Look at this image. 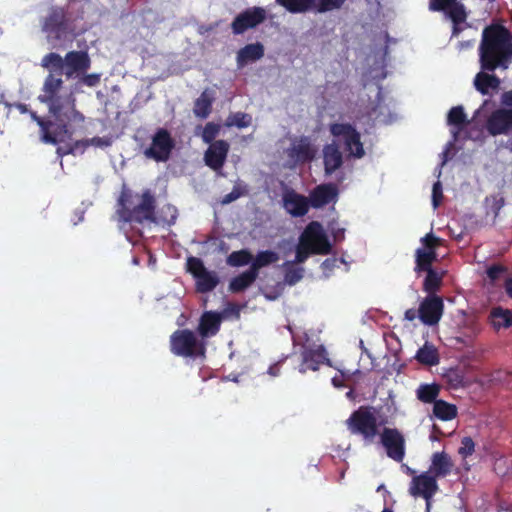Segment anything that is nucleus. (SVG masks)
I'll list each match as a JSON object with an SVG mask.
<instances>
[{"label":"nucleus","mask_w":512,"mask_h":512,"mask_svg":"<svg viewBox=\"0 0 512 512\" xmlns=\"http://www.w3.org/2000/svg\"><path fill=\"white\" fill-rule=\"evenodd\" d=\"M41 67L48 71L37 99L46 105L48 117L31 113V119L37 123L40 139L45 144L57 145L73 140L74 135L84 130L85 115L77 109V100L72 91H67L61 78L79 77L91 66L86 51H69L63 58L56 52H50L41 59Z\"/></svg>","instance_id":"1"},{"label":"nucleus","mask_w":512,"mask_h":512,"mask_svg":"<svg viewBox=\"0 0 512 512\" xmlns=\"http://www.w3.org/2000/svg\"><path fill=\"white\" fill-rule=\"evenodd\" d=\"M479 62L484 71L507 69L512 62V33L501 24L484 28L479 45Z\"/></svg>","instance_id":"2"},{"label":"nucleus","mask_w":512,"mask_h":512,"mask_svg":"<svg viewBox=\"0 0 512 512\" xmlns=\"http://www.w3.org/2000/svg\"><path fill=\"white\" fill-rule=\"evenodd\" d=\"M118 204L119 209L116 213L119 221L137 224L158 222L155 214L156 198L149 189L145 190L140 196H134L130 190H123L119 196Z\"/></svg>","instance_id":"3"},{"label":"nucleus","mask_w":512,"mask_h":512,"mask_svg":"<svg viewBox=\"0 0 512 512\" xmlns=\"http://www.w3.org/2000/svg\"><path fill=\"white\" fill-rule=\"evenodd\" d=\"M41 29L53 48L63 47L66 42H73L76 27L71 13L66 7L53 5L41 20Z\"/></svg>","instance_id":"4"},{"label":"nucleus","mask_w":512,"mask_h":512,"mask_svg":"<svg viewBox=\"0 0 512 512\" xmlns=\"http://www.w3.org/2000/svg\"><path fill=\"white\" fill-rule=\"evenodd\" d=\"M385 423L384 420L378 422L375 408L372 406H360L346 420V426L350 433L361 436L364 442L369 444L379 435V426Z\"/></svg>","instance_id":"5"},{"label":"nucleus","mask_w":512,"mask_h":512,"mask_svg":"<svg viewBox=\"0 0 512 512\" xmlns=\"http://www.w3.org/2000/svg\"><path fill=\"white\" fill-rule=\"evenodd\" d=\"M170 351L179 357L205 358L206 342L189 329H178L170 336Z\"/></svg>","instance_id":"6"},{"label":"nucleus","mask_w":512,"mask_h":512,"mask_svg":"<svg viewBox=\"0 0 512 512\" xmlns=\"http://www.w3.org/2000/svg\"><path fill=\"white\" fill-rule=\"evenodd\" d=\"M329 132L338 144H342L349 157L361 159L365 156L361 134L351 123L333 122L329 124Z\"/></svg>","instance_id":"7"},{"label":"nucleus","mask_w":512,"mask_h":512,"mask_svg":"<svg viewBox=\"0 0 512 512\" xmlns=\"http://www.w3.org/2000/svg\"><path fill=\"white\" fill-rule=\"evenodd\" d=\"M187 272L195 279L196 291L199 293H209L219 284L220 279L215 271H209L204 266L203 261L191 256L187 259Z\"/></svg>","instance_id":"8"},{"label":"nucleus","mask_w":512,"mask_h":512,"mask_svg":"<svg viewBox=\"0 0 512 512\" xmlns=\"http://www.w3.org/2000/svg\"><path fill=\"white\" fill-rule=\"evenodd\" d=\"M302 245H306L313 250L314 255H326L331 251V244L323 229V226L318 221L310 222L299 237Z\"/></svg>","instance_id":"9"},{"label":"nucleus","mask_w":512,"mask_h":512,"mask_svg":"<svg viewBox=\"0 0 512 512\" xmlns=\"http://www.w3.org/2000/svg\"><path fill=\"white\" fill-rule=\"evenodd\" d=\"M174 147L175 142L170 132L165 128H158L152 137L150 146L145 149L144 155L156 162H166Z\"/></svg>","instance_id":"10"},{"label":"nucleus","mask_w":512,"mask_h":512,"mask_svg":"<svg viewBox=\"0 0 512 512\" xmlns=\"http://www.w3.org/2000/svg\"><path fill=\"white\" fill-rule=\"evenodd\" d=\"M380 443L388 458L400 463L406 455V440L397 428L384 427L380 433Z\"/></svg>","instance_id":"11"},{"label":"nucleus","mask_w":512,"mask_h":512,"mask_svg":"<svg viewBox=\"0 0 512 512\" xmlns=\"http://www.w3.org/2000/svg\"><path fill=\"white\" fill-rule=\"evenodd\" d=\"M322 364L331 366L327 351L323 345H303L299 372L304 374L308 370L317 371Z\"/></svg>","instance_id":"12"},{"label":"nucleus","mask_w":512,"mask_h":512,"mask_svg":"<svg viewBox=\"0 0 512 512\" xmlns=\"http://www.w3.org/2000/svg\"><path fill=\"white\" fill-rule=\"evenodd\" d=\"M317 147L309 136L296 137L287 150V155L295 164L312 162L317 155Z\"/></svg>","instance_id":"13"},{"label":"nucleus","mask_w":512,"mask_h":512,"mask_svg":"<svg viewBox=\"0 0 512 512\" xmlns=\"http://www.w3.org/2000/svg\"><path fill=\"white\" fill-rule=\"evenodd\" d=\"M266 19V11L262 7H251L239 13L231 23L233 34H243L248 29H253Z\"/></svg>","instance_id":"14"},{"label":"nucleus","mask_w":512,"mask_h":512,"mask_svg":"<svg viewBox=\"0 0 512 512\" xmlns=\"http://www.w3.org/2000/svg\"><path fill=\"white\" fill-rule=\"evenodd\" d=\"M443 310V299L437 295H428L419 306L418 316L422 323L433 326L440 321Z\"/></svg>","instance_id":"15"},{"label":"nucleus","mask_w":512,"mask_h":512,"mask_svg":"<svg viewBox=\"0 0 512 512\" xmlns=\"http://www.w3.org/2000/svg\"><path fill=\"white\" fill-rule=\"evenodd\" d=\"M485 128L491 136L507 135L512 131V110L496 109L487 118Z\"/></svg>","instance_id":"16"},{"label":"nucleus","mask_w":512,"mask_h":512,"mask_svg":"<svg viewBox=\"0 0 512 512\" xmlns=\"http://www.w3.org/2000/svg\"><path fill=\"white\" fill-rule=\"evenodd\" d=\"M282 206L292 217L305 216L310 208L309 198L286 187L282 194Z\"/></svg>","instance_id":"17"},{"label":"nucleus","mask_w":512,"mask_h":512,"mask_svg":"<svg viewBox=\"0 0 512 512\" xmlns=\"http://www.w3.org/2000/svg\"><path fill=\"white\" fill-rule=\"evenodd\" d=\"M229 144L225 140H216L211 143L204 154L205 164L212 170L220 171L227 159Z\"/></svg>","instance_id":"18"},{"label":"nucleus","mask_w":512,"mask_h":512,"mask_svg":"<svg viewBox=\"0 0 512 512\" xmlns=\"http://www.w3.org/2000/svg\"><path fill=\"white\" fill-rule=\"evenodd\" d=\"M338 188L334 183L317 185L309 194L310 206L319 209L338 199Z\"/></svg>","instance_id":"19"},{"label":"nucleus","mask_w":512,"mask_h":512,"mask_svg":"<svg viewBox=\"0 0 512 512\" xmlns=\"http://www.w3.org/2000/svg\"><path fill=\"white\" fill-rule=\"evenodd\" d=\"M429 10L444 12L447 18L457 22L463 20L466 7L460 0H429Z\"/></svg>","instance_id":"20"},{"label":"nucleus","mask_w":512,"mask_h":512,"mask_svg":"<svg viewBox=\"0 0 512 512\" xmlns=\"http://www.w3.org/2000/svg\"><path fill=\"white\" fill-rule=\"evenodd\" d=\"M223 314L216 311H205L199 320L197 331L201 339L215 336L221 327Z\"/></svg>","instance_id":"21"},{"label":"nucleus","mask_w":512,"mask_h":512,"mask_svg":"<svg viewBox=\"0 0 512 512\" xmlns=\"http://www.w3.org/2000/svg\"><path fill=\"white\" fill-rule=\"evenodd\" d=\"M437 481L433 475L423 473L411 481L409 492L413 496H422L429 499L437 490Z\"/></svg>","instance_id":"22"},{"label":"nucleus","mask_w":512,"mask_h":512,"mask_svg":"<svg viewBox=\"0 0 512 512\" xmlns=\"http://www.w3.org/2000/svg\"><path fill=\"white\" fill-rule=\"evenodd\" d=\"M323 163L325 174L331 175L343 165V154L336 141L323 147Z\"/></svg>","instance_id":"23"},{"label":"nucleus","mask_w":512,"mask_h":512,"mask_svg":"<svg viewBox=\"0 0 512 512\" xmlns=\"http://www.w3.org/2000/svg\"><path fill=\"white\" fill-rule=\"evenodd\" d=\"M489 71L481 69L474 78L473 84L475 89L482 95L492 96L494 92H497L501 85V80L495 74H489Z\"/></svg>","instance_id":"24"},{"label":"nucleus","mask_w":512,"mask_h":512,"mask_svg":"<svg viewBox=\"0 0 512 512\" xmlns=\"http://www.w3.org/2000/svg\"><path fill=\"white\" fill-rule=\"evenodd\" d=\"M453 468V462L446 452H436L432 456L430 472L435 478H443L449 475Z\"/></svg>","instance_id":"25"},{"label":"nucleus","mask_w":512,"mask_h":512,"mask_svg":"<svg viewBox=\"0 0 512 512\" xmlns=\"http://www.w3.org/2000/svg\"><path fill=\"white\" fill-rule=\"evenodd\" d=\"M264 56V46L260 42L247 44L237 52V65L244 67L248 62H254Z\"/></svg>","instance_id":"26"},{"label":"nucleus","mask_w":512,"mask_h":512,"mask_svg":"<svg viewBox=\"0 0 512 512\" xmlns=\"http://www.w3.org/2000/svg\"><path fill=\"white\" fill-rule=\"evenodd\" d=\"M463 106L452 107L447 115V124L454 127L453 138L456 141L458 134L469 124Z\"/></svg>","instance_id":"27"},{"label":"nucleus","mask_w":512,"mask_h":512,"mask_svg":"<svg viewBox=\"0 0 512 512\" xmlns=\"http://www.w3.org/2000/svg\"><path fill=\"white\" fill-rule=\"evenodd\" d=\"M258 277V272L251 268L231 279L229 290L233 293H240L250 287Z\"/></svg>","instance_id":"28"},{"label":"nucleus","mask_w":512,"mask_h":512,"mask_svg":"<svg viewBox=\"0 0 512 512\" xmlns=\"http://www.w3.org/2000/svg\"><path fill=\"white\" fill-rule=\"evenodd\" d=\"M436 260V251H425L422 248H418L415 252V272L420 274L432 270V264Z\"/></svg>","instance_id":"29"},{"label":"nucleus","mask_w":512,"mask_h":512,"mask_svg":"<svg viewBox=\"0 0 512 512\" xmlns=\"http://www.w3.org/2000/svg\"><path fill=\"white\" fill-rule=\"evenodd\" d=\"M212 104L213 98L207 90L203 91L194 102L193 112L195 116L200 119H206L212 111Z\"/></svg>","instance_id":"30"},{"label":"nucleus","mask_w":512,"mask_h":512,"mask_svg":"<svg viewBox=\"0 0 512 512\" xmlns=\"http://www.w3.org/2000/svg\"><path fill=\"white\" fill-rule=\"evenodd\" d=\"M441 387L437 383L421 384L416 390L418 400L423 403H435L438 399Z\"/></svg>","instance_id":"31"},{"label":"nucleus","mask_w":512,"mask_h":512,"mask_svg":"<svg viewBox=\"0 0 512 512\" xmlns=\"http://www.w3.org/2000/svg\"><path fill=\"white\" fill-rule=\"evenodd\" d=\"M433 414L442 421H450L457 416V407L454 404L439 399L433 405Z\"/></svg>","instance_id":"32"},{"label":"nucleus","mask_w":512,"mask_h":512,"mask_svg":"<svg viewBox=\"0 0 512 512\" xmlns=\"http://www.w3.org/2000/svg\"><path fill=\"white\" fill-rule=\"evenodd\" d=\"M315 1L316 0H276L277 4L294 14L314 10Z\"/></svg>","instance_id":"33"},{"label":"nucleus","mask_w":512,"mask_h":512,"mask_svg":"<svg viewBox=\"0 0 512 512\" xmlns=\"http://www.w3.org/2000/svg\"><path fill=\"white\" fill-rule=\"evenodd\" d=\"M443 280V273H439L434 269L426 271V277L423 282V290L429 295H435L440 289Z\"/></svg>","instance_id":"34"},{"label":"nucleus","mask_w":512,"mask_h":512,"mask_svg":"<svg viewBox=\"0 0 512 512\" xmlns=\"http://www.w3.org/2000/svg\"><path fill=\"white\" fill-rule=\"evenodd\" d=\"M416 359L421 364L433 366L439 363V355L433 345L425 344L416 353Z\"/></svg>","instance_id":"35"},{"label":"nucleus","mask_w":512,"mask_h":512,"mask_svg":"<svg viewBox=\"0 0 512 512\" xmlns=\"http://www.w3.org/2000/svg\"><path fill=\"white\" fill-rule=\"evenodd\" d=\"M491 318L494 327L496 328H509L512 326V311L503 309L501 307L493 308L491 311Z\"/></svg>","instance_id":"36"},{"label":"nucleus","mask_w":512,"mask_h":512,"mask_svg":"<svg viewBox=\"0 0 512 512\" xmlns=\"http://www.w3.org/2000/svg\"><path fill=\"white\" fill-rule=\"evenodd\" d=\"M279 260L276 252L271 250L261 251L256 255V258L251 263L250 268L259 273V269L273 264Z\"/></svg>","instance_id":"37"},{"label":"nucleus","mask_w":512,"mask_h":512,"mask_svg":"<svg viewBox=\"0 0 512 512\" xmlns=\"http://www.w3.org/2000/svg\"><path fill=\"white\" fill-rule=\"evenodd\" d=\"M252 258V254L246 249L233 251L227 257V264L231 267H241L249 264Z\"/></svg>","instance_id":"38"},{"label":"nucleus","mask_w":512,"mask_h":512,"mask_svg":"<svg viewBox=\"0 0 512 512\" xmlns=\"http://www.w3.org/2000/svg\"><path fill=\"white\" fill-rule=\"evenodd\" d=\"M251 123H252L251 115L244 113V112H236V113L231 114L227 118L226 125L229 127L235 126L237 128L242 129V128L249 127L251 125Z\"/></svg>","instance_id":"39"},{"label":"nucleus","mask_w":512,"mask_h":512,"mask_svg":"<svg viewBox=\"0 0 512 512\" xmlns=\"http://www.w3.org/2000/svg\"><path fill=\"white\" fill-rule=\"evenodd\" d=\"M346 0H316L314 10L318 13H326L340 9Z\"/></svg>","instance_id":"40"},{"label":"nucleus","mask_w":512,"mask_h":512,"mask_svg":"<svg viewBox=\"0 0 512 512\" xmlns=\"http://www.w3.org/2000/svg\"><path fill=\"white\" fill-rule=\"evenodd\" d=\"M220 131V125L214 123V122H208L205 127L203 128L202 132V139L205 143L211 144L217 137L218 133Z\"/></svg>","instance_id":"41"},{"label":"nucleus","mask_w":512,"mask_h":512,"mask_svg":"<svg viewBox=\"0 0 512 512\" xmlns=\"http://www.w3.org/2000/svg\"><path fill=\"white\" fill-rule=\"evenodd\" d=\"M167 211H160L159 217H157V223H164L168 225H172L175 223L177 219V210L174 206L167 205Z\"/></svg>","instance_id":"42"},{"label":"nucleus","mask_w":512,"mask_h":512,"mask_svg":"<svg viewBox=\"0 0 512 512\" xmlns=\"http://www.w3.org/2000/svg\"><path fill=\"white\" fill-rule=\"evenodd\" d=\"M475 451V443L471 437H463L461 440V446L458 449V453L463 457L467 458L471 456Z\"/></svg>","instance_id":"43"},{"label":"nucleus","mask_w":512,"mask_h":512,"mask_svg":"<svg viewBox=\"0 0 512 512\" xmlns=\"http://www.w3.org/2000/svg\"><path fill=\"white\" fill-rule=\"evenodd\" d=\"M442 239L436 237L433 233L426 234L421 238V242L425 251H436V248L441 244Z\"/></svg>","instance_id":"44"},{"label":"nucleus","mask_w":512,"mask_h":512,"mask_svg":"<svg viewBox=\"0 0 512 512\" xmlns=\"http://www.w3.org/2000/svg\"><path fill=\"white\" fill-rule=\"evenodd\" d=\"M303 277V269L302 268H295V267H289L287 268L285 272V282L289 285H294L298 281H300Z\"/></svg>","instance_id":"45"},{"label":"nucleus","mask_w":512,"mask_h":512,"mask_svg":"<svg viewBox=\"0 0 512 512\" xmlns=\"http://www.w3.org/2000/svg\"><path fill=\"white\" fill-rule=\"evenodd\" d=\"M311 254H313V250L307 247L306 245H302V242L299 241L296 247V255L294 262L298 264L304 263Z\"/></svg>","instance_id":"46"},{"label":"nucleus","mask_w":512,"mask_h":512,"mask_svg":"<svg viewBox=\"0 0 512 512\" xmlns=\"http://www.w3.org/2000/svg\"><path fill=\"white\" fill-rule=\"evenodd\" d=\"M506 272L507 268L500 264L491 265L486 270L487 277L493 283L497 281Z\"/></svg>","instance_id":"47"},{"label":"nucleus","mask_w":512,"mask_h":512,"mask_svg":"<svg viewBox=\"0 0 512 512\" xmlns=\"http://www.w3.org/2000/svg\"><path fill=\"white\" fill-rule=\"evenodd\" d=\"M447 383L450 387L456 389L462 386L463 384V376L459 374L456 370H450L446 375Z\"/></svg>","instance_id":"48"},{"label":"nucleus","mask_w":512,"mask_h":512,"mask_svg":"<svg viewBox=\"0 0 512 512\" xmlns=\"http://www.w3.org/2000/svg\"><path fill=\"white\" fill-rule=\"evenodd\" d=\"M443 199L442 185L439 181L433 184L432 188V204L434 208L439 207Z\"/></svg>","instance_id":"49"},{"label":"nucleus","mask_w":512,"mask_h":512,"mask_svg":"<svg viewBox=\"0 0 512 512\" xmlns=\"http://www.w3.org/2000/svg\"><path fill=\"white\" fill-rule=\"evenodd\" d=\"M80 82L88 87H94L100 82V75L96 73L81 75Z\"/></svg>","instance_id":"50"},{"label":"nucleus","mask_w":512,"mask_h":512,"mask_svg":"<svg viewBox=\"0 0 512 512\" xmlns=\"http://www.w3.org/2000/svg\"><path fill=\"white\" fill-rule=\"evenodd\" d=\"M467 17H468V13H467L466 10H464V18H463V20L461 19V21H457V22H455V20H451L452 24H453L452 36L457 37L462 32L463 27H461V25L466 22Z\"/></svg>","instance_id":"51"},{"label":"nucleus","mask_w":512,"mask_h":512,"mask_svg":"<svg viewBox=\"0 0 512 512\" xmlns=\"http://www.w3.org/2000/svg\"><path fill=\"white\" fill-rule=\"evenodd\" d=\"M241 193L238 189L234 188L230 193L226 194L222 200L223 204L231 203L240 197Z\"/></svg>","instance_id":"52"},{"label":"nucleus","mask_w":512,"mask_h":512,"mask_svg":"<svg viewBox=\"0 0 512 512\" xmlns=\"http://www.w3.org/2000/svg\"><path fill=\"white\" fill-rule=\"evenodd\" d=\"M501 103L512 110V89L502 94Z\"/></svg>","instance_id":"53"},{"label":"nucleus","mask_w":512,"mask_h":512,"mask_svg":"<svg viewBox=\"0 0 512 512\" xmlns=\"http://www.w3.org/2000/svg\"><path fill=\"white\" fill-rule=\"evenodd\" d=\"M283 360L281 361H278L274 364H272L269 368H268V374L271 375L272 377H276L280 374V367H281V364H282Z\"/></svg>","instance_id":"54"},{"label":"nucleus","mask_w":512,"mask_h":512,"mask_svg":"<svg viewBox=\"0 0 512 512\" xmlns=\"http://www.w3.org/2000/svg\"><path fill=\"white\" fill-rule=\"evenodd\" d=\"M8 105L10 107L14 106L21 114L29 113L31 115V113L33 112V111H30L28 108V105H26L24 103H15V104H8Z\"/></svg>","instance_id":"55"},{"label":"nucleus","mask_w":512,"mask_h":512,"mask_svg":"<svg viewBox=\"0 0 512 512\" xmlns=\"http://www.w3.org/2000/svg\"><path fill=\"white\" fill-rule=\"evenodd\" d=\"M345 230L343 228H339L333 231V237L336 242L342 241L344 239Z\"/></svg>","instance_id":"56"},{"label":"nucleus","mask_w":512,"mask_h":512,"mask_svg":"<svg viewBox=\"0 0 512 512\" xmlns=\"http://www.w3.org/2000/svg\"><path fill=\"white\" fill-rule=\"evenodd\" d=\"M417 317V311L415 309H407L405 311V319L408 321H413Z\"/></svg>","instance_id":"57"},{"label":"nucleus","mask_w":512,"mask_h":512,"mask_svg":"<svg viewBox=\"0 0 512 512\" xmlns=\"http://www.w3.org/2000/svg\"><path fill=\"white\" fill-rule=\"evenodd\" d=\"M507 295L512 299V278H507L504 284Z\"/></svg>","instance_id":"58"},{"label":"nucleus","mask_w":512,"mask_h":512,"mask_svg":"<svg viewBox=\"0 0 512 512\" xmlns=\"http://www.w3.org/2000/svg\"><path fill=\"white\" fill-rule=\"evenodd\" d=\"M382 512H393V510L391 508H387L385 507Z\"/></svg>","instance_id":"59"},{"label":"nucleus","mask_w":512,"mask_h":512,"mask_svg":"<svg viewBox=\"0 0 512 512\" xmlns=\"http://www.w3.org/2000/svg\"><path fill=\"white\" fill-rule=\"evenodd\" d=\"M73 152V149H69L66 153H72Z\"/></svg>","instance_id":"60"},{"label":"nucleus","mask_w":512,"mask_h":512,"mask_svg":"<svg viewBox=\"0 0 512 512\" xmlns=\"http://www.w3.org/2000/svg\"><path fill=\"white\" fill-rule=\"evenodd\" d=\"M57 152H58L59 154H61V148H58V149H57Z\"/></svg>","instance_id":"61"}]
</instances>
